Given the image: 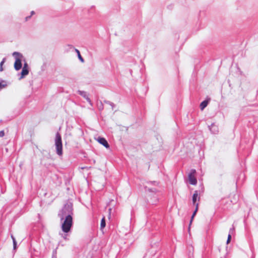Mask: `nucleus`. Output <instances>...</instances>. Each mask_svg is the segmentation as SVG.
I'll use <instances>...</instances> for the list:
<instances>
[{
  "instance_id": "nucleus-12",
  "label": "nucleus",
  "mask_w": 258,
  "mask_h": 258,
  "mask_svg": "<svg viewBox=\"0 0 258 258\" xmlns=\"http://www.w3.org/2000/svg\"><path fill=\"white\" fill-rule=\"evenodd\" d=\"M198 206H199V204L198 203L196 204V209H195V211L194 212V213H193V214L192 215V216H191V220H190V224L191 223L194 217L196 215V213H197V212L198 211Z\"/></svg>"
},
{
  "instance_id": "nucleus-25",
  "label": "nucleus",
  "mask_w": 258,
  "mask_h": 258,
  "mask_svg": "<svg viewBox=\"0 0 258 258\" xmlns=\"http://www.w3.org/2000/svg\"><path fill=\"white\" fill-rule=\"evenodd\" d=\"M104 102V103H105L107 104H109V105H110V103H111V102H110L109 101H107V100H105Z\"/></svg>"
},
{
  "instance_id": "nucleus-26",
  "label": "nucleus",
  "mask_w": 258,
  "mask_h": 258,
  "mask_svg": "<svg viewBox=\"0 0 258 258\" xmlns=\"http://www.w3.org/2000/svg\"><path fill=\"white\" fill-rule=\"evenodd\" d=\"M5 62V58L3 59V60L1 61L0 65L1 67L3 65L4 63Z\"/></svg>"
},
{
  "instance_id": "nucleus-20",
  "label": "nucleus",
  "mask_w": 258,
  "mask_h": 258,
  "mask_svg": "<svg viewBox=\"0 0 258 258\" xmlns=\"http://www.w3.org/2000/svg\"><path fill=\"white\" fill-rule=\"evenodd\" d=\"M22 69H28V65L27 63L25 62L24 63Z\"/></svg>"
},
{
  "instance_id": "nucleus-31",
  "label": "nucleus",
  "mask_w": 258,
  "mask_h": 258,
  "mask_svg": "<svg viewBox=\"0 0 258 258\" xmlns=\"http://www.w3.org/2000/svg\"><path fill=\"white\" fill-rule=\"evenodd\" d=\"M71 48H73V46L72 45H70Z\"/></svg>"
},
{
  "instance_id": "nucleus-3",
  "label": "nucleus",
  "mask_w": 258,
  "mask_h": 258,
  "mask_svg": "<svg viewBox=\"0 0 258 258\" xmlns=\"http://www.w3.org/2000/svg\"><path fill=\"white\" fill-rule=\"evenodd\" d=\"M55 146L56 154L58 156H61L62 155V144L61 137L60 134L58 132L55 135Z\"/></svg>"
},
{
  "instance_id": "nucleus-2",
  "label": "nucleus",
  "mask_w": 258,
  "mask_h": 258,
  "mask_svg": "<svg viewBox=\"0 0 258 258\" xmlns=\"http://www.w3.org/2000/svg\"><path fill=\"white\" fill-rule=\"evenodd\" d=\"M148 185L145 186V191L148 195V200L149 203L152 205L156 204L158 202V190L155 187H152L151 186H157L158 182L156 181H149L147 182Z\"/></svg>"
},
{
  "instance_id": "nucleus-23",
  "label": "nucleus",
  "mask_w": 258,
  "mask_h": 258,
  "mask_svg": "<svg viewBox=\"0 0 258 258\" xmlns=\"http://www.w3.org/2000/svg\"><path fill=\"white\" fill-rule=\"evenodd\" d=\"M5 136V132L4 131H0V137H3Z\"/></svg>"
},
{
  "instance_id": "nucleus-11",
  "label": "nucleus",
  "mask_w": 258,
  "mask_h": 258,
  "mask_svg": "<svg viewBox=\"0 0 258 258\" xmlns=\"http://www.w3.org/2000/svg\"><path fill=\"white\" fill-rule=\"evenodd\" d=\"M208 104V101L207 100H204L201 102L200 104V108L202 110H203Z\"/></svg>"
},
{
  "instance_id": "nucleus-21",
  "label": "nucleus",
  "mask_w": 258,
  "mask_h": 258,
  "mask_svg": "<svg viewBox=\"0 0 258 258\" xmlns=\"http://www.w3.org/2000/svg\"><path fill=\"white\" fill-rule=\"evenodd\" d=\"M61 236L64 239L67 240V234H61Z\"/></svg>"
},
{
  "instance_id": "nucleus-17",
  "label": "nucleus",
  "mask_w": 258,
  "mask_h": 258,
  "mask_svg": "<svg viewBox=\"0 0 258 258\" xmlns=\"http://www.w3.org/2000/svg\"><path fill=\"white\" fill-rule=\"evenodd\" d=\"M52 258H56V251L54 250L53 251Z\"/></svg>"
},
{
  "instance_id": "nucleus-1",
  "label": "nucleus",
  "mask_w": 258,
  "mask_h": 258,
  "mask_svg": "<svg viewBox=\"0 0 258 258\" xmlns=\"http://www.w3.org/2000/svg\"><path fill=\"white\" fill-rule=\"evenodd\" d=\"M73 214L72 206L68 204L64 205L58 214L60 221L62 222V230L66 233L70 232L73 226Z\"/></svg>"
},
{
  "instance_id": "nucleus-8",
  "label": "nucleus",
  "mask_w": 258,
  "mask_h": 258,
  "mask_svg": "<svg viewBox=\"0 0 258 258\" xmlns=\"http://www.w3.org/2000/svg\"><path fill=\"white\" fill-rule=\"evenodd\" d=\"M209 130L213 134H217L218 132V127L214 123H212L210 126H209Z\"/></svg>"
},
{
  "instance_id": "nucleus-13",
  "label": "nucleus",
  "mask_w": 258,
  "mask_h": 258,
  "mask_svg": "<svg viewBox=\"0 0 258 258\" xmlns=\"http://www.w3.org/2000/svg\"><path fill=\"white\" fill-rule=\"evenodd\" d=\"M75 50L76 52V53H77V55L78 56L79 60H81L82 62H84V60L83 58L82 57L79 50L76 48L75 49Z\"/></svg>"
},
{
  "instance_id": "nucleus-16",
  "label": "nucleus",
  "mask_w": 258,
  "mask_h": 258,
  "mask_svg": "<svg viewBox=\"0 0 258 258\" xmlns=\"http://www.w3.org/2000/svg\"><path fill=\"white\" fill-rule=\"evenodd\" d=\"M231 239V236L230 234H229L228 236V238L227 240V242H226L227 244H228L230 242Z\"/></svg>"
},
{
  "instance_id": "nucleus-22",
  "label": "nucleus",
  "mask_w": 258,
  "mask_h": 258,
  "mask_svg": "<svg viewBox=\"0 0 258 258\" xmlns=\"http://www.w3.org/2000/svg\"><path fill=\"white\" fill-rule=\"evenodd\" d=\"M13 247L14 249H16L17 247V242L16 240H14V242H13Z\"/></svg>"
},
{
  "instance_id": "nucleus-18",
  "label": "nucleus",
  "mask_w": 258,
  "mask_h": 258,
  "mask_svg": "<svg viewBox=\"0 0 258 258\" xmlns=\"http://www.w3.org/2000/svg\"><path fill=\"white\" fill-rule=\"evenodd\" d=\"M98 109L100 110H103V105L102 103V102H100V105H98Z\"/></svg>"
},
{
  "instance_id": "nucleus-27",
  "label": "nucleus",
  "mask_w": 258,
  "mask_h": 258,
  "mask_svg": "<svg viewBox=\"0 0 258 258\" xmlns=\"http://www.w3.org/2000/svg\"><path fill=\"white\" fill-rule=\"evenodd\" d=\"M11 238L13 240V242H14V240H16L15 238L14 237V236L13 235H11Z\"/></svg>"
},
{
  "instance_id": "nucleus-4",
  "label": "nucleus",
  "mask_w": 258,
  "mask_h": 258,
  "mask_svg": "<svg viewBox=\"0 0 258 258\" xmlns=\"http://www.w3.org/2000/svg\"><path fill=\"white\" fill-rule=\"evenodd\" d=\"M13 55L15 58V62L14 63V68L16 71L20 70L22 68V58L23 55L21 53L18 52H14L13 53Z\"/></svg>"
},
{
  "instance_id": "nucleus-29",
  "label": "nucleus",
  "mask_w": 258,
  "mask_h": 258,
  "mask_svg": "<svg viewBox=\"0 0 258 258\" xmlns=\"http://www.w3.org/2000/svg\"><path fill=\"white\" fill-rule=\"evenodd\" d=\"M34 14H35L34 11H31V15H30V16H32V15H33Z\"/></svg>"
},
{
  "instance_id": "nucleus-28",
  "label": "nucleus",
  "mask_w": 258,
  "mask_h": 258,
  "mask_svg": "<svg viewBox=\"0 0 258 258\" xmlns=\"http://www.w3.org/2000/svg\"><path fill=\"white\" fill-rule=\"evenodd\" d=\"M31 16H27L25 18L26 21H28L30 18Z\"/></svg>"
},
{
  "instance_id": "nucleus-10",
  "label": "nucleus",
  "mask_w": 258,
  "mask_h": 258,
  "mask_svg": "<svg viewBox=\"0 0 258 258\" xmlns=\"http://www.w3.org/2000/svg\"><path fill=\"white\" fill-rule=\"evenodd\" d=\"M29 74V70L28 69H22V72L21 73V76L19 78V80H21L25 76Z\"/></svg>"
},
{
  "instance_id": "nucleus-24",
  "label": "nucleus",
  "mask_w": 258,
  "mask_h": 258,
  "mask_svg": "<svg viewBox=\"0 0 258 258\" xmlns=\"http://www.w3.org/2000/svg\"><path fill=\"white\" fill-rule=\"evenodd\" d=\"M110 105L112 107V109L113 110L114 107L115 106V104L111 102V103H110Z\"/></svg>"
},
{
  "instance_id": "nucleus-30",
  "label": "nucleus",
  "mask_w": 258,
  "mask_h": 258,
  "mask_svg": "<svg viewBox=\"0 0 258 258\" xmlns=\"http://www.w3.org/2000/svg\"><path fill=\"white\" fill-rule=\"evenodd\" d=\"M109 212L110 213V212H111V208H109Z\"/></svg>"
},
{
  "instance_id": "nucleus-15",
  "label": "nucleus",
  "mask_w": 258,
  "mask_h": 258,
  "mask_svg": "<svg viewBox=\"0 0 258 258\" xmlns=\"http://www.w3.org/2000/svg\"><path fill=\"white\" fill-rule=\"evenodd\" d=\"M6 86H7V84H3L2 83L0 82V90H1L2 89L5 88Z\"/></svg>"
},
{
  "instance_id": "nucleus-9",
  "label": "nucleus",
  "mask_w": 258,
  "mask_h": 258,
  "mask_svg": "<svg viewBox=\"0 0 258 258\" xmlns=\"http://www.w3.org/2000/svg\"><path fill=\"white\" fill-rule=\"evenodd\" d=\"M198 199V200H200V197H199L198 191V190H196L194 192V195L192 196V201L193 205L196 206V204H197L196 202H197Z\"/></svg>"
},
{
  "instance_id": "nucleus-14",
  "label": "nucleus",
  "mask_w": 258,
  "mask_h": 258,
  "mask_svg": "<svg viewBox=\"0 0 258 258\" xmlns=\"http://www.w3.org/2000/svg\"><path fill=\"white\" fill-rule=\"evenodd\" d=\"M106 223H105V218L103 217L101 221V224H100V228L101 229H103L105 227Z\"/></svg>"
},
{
  "instance_id": "nucleus-19",
  "label": "nucleus",
  "mask_w": 258,
  "mask_h": 258,
  "mask_svg": "<svg viewBox=\"0 0 258 258\" xmlns=\"http://www.w3.org/2000/svg\"><path fill=\"white\" fill-rule=\"evenodd\" d=\"M234 231V227L231 228L229 230V234H230V235H231L233 233Z\"/></svg>"
},
{
  "instance_id": "nucleus-5",
  "label": "nucleus",
  "mask_w": 258,
  "mask_h": 258,
  "mask_svg": "<svg viewBox=\"0 0 258 258\" xmlns=\"http://www.w3.org/2000/svg\"><path fill=\"white\" fill-rule=\"evenodd\" d=\"M196 173V171L195 169H191L188 176L189 182L192 185H196L197 183V180L195 177Z\"/></svg>"
},
{
  "instance_id": "nucleus-7",
  "label": "nucleus",
  "mask_w": 258,
  "mask_h": 258,
  "mask_svg": "<svg viewBox=\"0 0 258 258\" xmlns=\"http://www.w3.org/2000/svg\"><path fill=\"white\" fill-rule=\"evenodd\" d=\"M97 141L100 144H101L103 146H104L106 148H109V145L107 141H106V140L105 138L99 137L97 139Z\"/></svg>"
},
{
  "instance_id": "nucleus-6",
  "label": "nucleus",
  "mask_w": 258,
  "mask_h": 258,
  "mask_svg": "<svg viewBox=\"0 0 258 258\" xmlns=\"http://www.w3.org/2000/svg\"><path fill=\"white\" fill-rule=\"evenodd\" d=\"M78 94L86 99L87 102L91 105H92V103L91 99L89 98L87 93L84 91L79 90L78 91Z\"/></svg>"
}]
</instances>
